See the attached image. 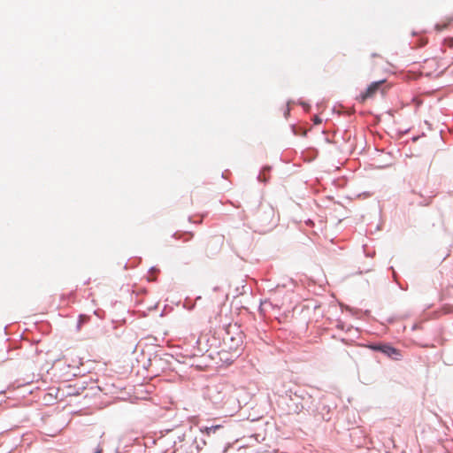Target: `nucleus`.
<instances>
[{"mask_svg": "<svg viewBox=\"0 0 453 453\" xmlns=\"http://www.w3.org/2000/svg\"><path fill=\"white\" fill-rule=\"evenodd\" d=\"M203 437L195 438L192 445L200 451L204 446L211 445L215 450L226 453L231 447L230 441H225L228 430L222 425L202 426L199 427Z\"/></svg>", "mask_w": 453, "mask_h": 453, "instance_id": "1", "label": "nucleus"}, {"mask_svg": "<svg viewBox=\"0 0 453 453\" xmlns=\"http://www.w3.org/2000/svg\"><path fill=\"white\" fill-rule=\"evenodd\" d=\"M281 397L287 404L289 413L299 414L304 411L311 415L315 411V399L301 387L296 385L290 387Z\"/></svg>", "mask_w": 453, "mask_h": 453, "instance_id": "2", "label": "nucleus"}, {"mask_svg": "<svg viewBox=\"0 0 453 453\" xmlns=\"http://www.w3.org/2000/svg\"><path fill=\"white\" fill-rule=\"evenodd\" d=\"M273 216L274 211L273 208L260 209L256 215L257 228L255 231L265 234L273 229L275 226Z\"/></svg>", "mask_w": 453, "mask_h": 453, "instance_id": "3", "label": "nucleus"}, {"mask_svg": "<svg viewBox=\"0 0 453 453\" xmlns=\"http://www.w3.org/2000/svg\"><path fill=\"white\" fill-rule=\"evenodd\" d=\"M335 407V404L329 401L328 396L323 395L318 403L314 402V411L311 416L318 419L329 421L331 419V411Z\"/></svg>", "mask_w": 453, "mask_h": 453, "instance_id": "4", "label": "nucleus"}, {"mask_svg": "<svg viewBox=\"0 0 453 453\" xmlns=\"http://www.w3.org/2000/svg\"><path fill=\"white\" fill-rule=\"evenodd\" d=\"M384 81H378L372 82L359 96H357V100L360 103H364L368 98L372 97L377 91L380 89L381 83Z\"/></svg>", "mask_w": 453, "mask_h": 453, "instance_id": "5", "label": "nucleus"}, {"mask_svg": "<svg viewBox=\"0 0 453 453\" xmlns=\"http://www.w3.org/2000/svg\"><path fill=\"white\" fill-rule=\"evenodd\" d=\"M173 356L169 353H156L153 358L155 365L162 369H170Z\"/></svg>", "mask_w": 453, "mask_h": 453, "instance_id": "6", "label": "nucleus"}, {"mask_svg": "<svg viewBox=\"0 0 453 453\" xmlns=\"http://www.w3.org/2000/svg\"><path fill=\"white\" fill-rule=\"evenodd\" d=\"M381 353L393 360H400L403 357L401 350L388 342L384 343Z\"/></svg>", "mask_w": 453, "mask_h": 453, "instance_id": "7", "label": "nucleus"}, {"mask_svg": "<svg viewBox=\"0 0 453 453\" xmlns=\"http://www.w3.org/2000/svg\"><path fill=\"white\" fill-rule=\"evenodd\" d=\"M272 170V166L265 165L262 166L259 173L257 176V180L259 182L266 183L269 180L270 172Z\"/></svg>", "mask_w": 453, "mask_h": 453, "instance_id": "8", "label": "nucleus"}, {"mask_svg": "<svg viewBox=\"0 0 453 453\" xmlns=\"http://www.w3.org/2000/svg\"><path fill=\"white\" fill-rule=\"evenodd\" d=\"M212 291L215 293H221L220 296H210L212 302L224 303L225 301L227 299V294L223 291L221 287L216 286L212 288Z\"/></svg>", "mask_w": 453, "mask_h": 453, "instance_id": "9", "label": "nucleus"}, {"mask_svg": "<svg viewBox=\"0 0 453 453\" xmlns=\"http://www.w3.org/2000/svg\"><path fill=\"white\" fill-rule=\"evenodd\" d=\"M384 343L385 342H372L369 344V348L373 351L381 353V349H383Z\"/></svg>", "mask_w": 453, "mask_h": 453, "instance_id": "10", "label": "nucleus"}, {"mask_svg": "<svg viewBox=\"0 0 453 453\" xmlns=\"http://www.w3.org/2000/svg\"><path fill=\"white\" fill-rule=\"evenodd\" d=\"M159 273V269L157 268L156 266H151L150 269H149V273L150 275L148 276L147 280L148 281H154L155 280V276L154 274H157Z\"/></svg>", "mask_w": 453, "mask_h": 453, "instance_id": "11", "label": "nucleus"}, {"mask_svg": "<svg viewBox=\"0 0 453 453\" xmlns=\"http://www.w3.org/2000/svg\"><path fill=\"white\" fill-rule=\"evenodd\" d=\"M212 391H217V393H218V395L215 396V398L213 399V402L215 403H220L223 400L222 394L219 391H218L216 388H210L209 389V394H210V397H211V398H212V395H211Z\"/></svg>", "mask_w": 453, "mask_h": 453, "instance_id": "12", "label": "nucleus"}, {"mask_svg": "<svg viewBox=\"0 0 453 453\" xmlns=\"http://www.w3.org/2000/svg\"><path fill=\"white\" fill-rule=\"evenodd\" d=\"M88 316L80 314L77 320V329L80 330L84 323L88 321Z\"/></svg>", "mask_w": 453, "mask_h": 453, "instance_id": "13", "label": "nucleus"}, {"mask_svg": "<svg viewBox=\"0 0 453 453\" xmlns=\"http://www.w3.org/2000/svg\"><path fill=\"white\" fill-rule=\"evenodd\" d=\"M183 306L187 310L192 311L195 308V303L189 297H186Z\"/></svg>", "mask_w": 453, "mask_h": 453, "instance_id": "14", "label": "nucleus"}, {"mask_svg": "<svg viewBox=\"0 0 453 453\" xmlns=\"http://www.w3.org/2000/svg\"><path fill=\"white\" fill-rule=\"evenodd\" d=\"M431 202H432V196H430L428 198H425V199L419 201L418 203V204L419 206H427V205H429L431 203Z\"/></svg>", "mask_w": 453, "mask_h": 453, "instance_id": "15", "label": "nucleus"}, {"mask_svg": "<svg viewBox=\"0 0 453 453\" xmlns=\"http://www.w3.org/2000/svg\"><path fill=\"white\" fill-rule=\"evenodd\" d=\"M290 104H294V101H291V100L288 101V103H287V106L288 107H287L286 111H284L285 118H288V116L289 115V112H290L289 105H290Z\"/></svg>", "mask_w": 453, "mask_h": 453, "instance_id": "16", "label": "nucleus"}, {"mask_svg": "<svg viewBox=\"0 0 453 453\" xmlns=\"http://www.w3.org/2000/svg\"><path fill=\"white\" fill-rule=\"evenodd\" d=\"M299 104L303 106L305 111H309L311 110V105L303 101H299Z\"/></svg>", "mask_w": 453, "mask_h": 453, "instance_id": "17", "label": "nucleus"}, {"mask_svg": "<svg viewBox=\"0 0 453 453\" xmlns=\"http://www.w3.org/2000/svg\"><path fill=\"white\" fill-rule=\"evenodd\" d=\"M293 132L295 134L306 135V131L299 130V132H297L294 127H293Z\"/></svg>", "mask_w": 453, "mask_h": 453, "instance_id": "18", "label": "nucleus"}, {"mask_svg": "<svg viewBox=\"0 0 453 453\" xmlns=\"http://www.w3.org/2000/svg\"><path fill=\"white\" fill-rule=\"evenodd\" d=\"M389 270H391L393 272V278H394V280L396 281V279H397V273L395 271L394 267L393 266H390L389 267Z\"/></svg>", "mask_w": 453, "mask_h": 453, "instance_id": "19", "label": "nucleus"}, {"mask_svg": "<svg viewBox=\"0 0 453 453\" xmlns=\"http://www.w3.org/2000/svg\"><path fill=\"white\" fill-rule=\"evenodd\" d=\"M313 121H314V124L318 125V124L321 123L322 119L319 116H315Z\"/></svg>", "mask_w": 453, "mask_h": 453, "instance_id": "20", "label": "nucleus"}, {"mask_svg": "<svg viewBox=\"0 0 453 453\" xmlns=\"http://www.w3.org/2000/svg\"><path fill=\"white\" fill-rule=\"evenodd\" d=\"M103 452H104L103 448L100 445H98L94 453H103Z\"/></svg>", "mask_w": 453, "mask_h": 453, "instance_id": "21", "label": "nucleus"}, {"mask_svg": "<svg viewBox=\"0 0 453 453\" xmlns=\"http://www.w3.org/2000/svg\"><path fill=\"white\" fill-rule=\"evenodd\" d=\"M426 40H425V39H421V40H420V42H419V43H418V46H419V47H422V46L426 45Z\"/></svg>", "mask_w": 453, "mask_h": 453, "instance_id": "22", "label": "nucleus"}, {"mask_svg": "<svg viewBox=\"0 0 453 453\" xmlns=\"http://www.w3.org/2000/svg\"><path fill=\"white\" fill-rule=\"evenodd\" d=\"M184 437H185V434H182V435H180V436H179V437H178V440H179L180 441H182L184 440Z\"/></svg>", "mask_w": 453, "mask_h": 453, "instance_id": "23", "label": "nucleus"}, {"mask_svg": "<svg viewBox=\"0 0 453 453\" xmlns=\"http://www.w3.org/2000/svg\"><path fill=\"white\" fill-rule=\"evenodd\" d=\"M435 28H436L437 30H439V31H441V30L442 29V27H441L439 24H436V25H435Z\"/></svg>", "mask_w": 453, "mask_h": 453, "instance_id": "24", "label": "nucleus"}, {"mask_svg": "<svg viewBox=\"0 0 453 453\" xmlns=\"http://www.w3.org/2000/svg\"><path fill=\"white\" fill-rule=\"evenodd\" d=\"M227 173V171H225L224 173H222V178H226V173Z\"/></svg>", "mask_w": 453, "mask_h": 453, "instance_id": "25", "label": "nucleus"}, {"mask_svg": "<svg viewBox=\"0 0 453 453\" xmlns=\"http://www.w3.org/2000/svg\"><path fill=\"white\" fill-rule=\"evenodd\" d=\"M326 142H328V143H330V142H331V140H330L329 138H327V137H326Z\"/></svg>", "mask_w": 453, "mask_h": 453, "instance_id": "26", "label": "nucleus"}, {"mask_svg": "<svg viewBox=\"0 0 453 453\" xmlns=\"http://www.w3.org/2000/svg\"><path fill=\"white\" fill-rule=\"evenodd\" d=\"M201 298H202V296H198L196 297V301L200 300Z\"/></svg>", "mask_w": 453, "mask_h": 453, "instance_id": "27", "label": "nucleus"}, {"mask_svg": "<svg viewBox=\"0 0 453 453\" xmlns=\"http://www.w3.org/2000/svg\"><path fill=\"white\" fill-rule=\"evenodd\" d=\"M177 234H178V233H174L173 237L177 238Z\"/></svg>", "mask_w": 453, "mask_h": 453, "instance_id": "28", "label": "nucleus"}, {"mask_svg": "<svg viewBox=\"0 0 453 453\" xmlns=\"http://www.w3.org/2000/svg\"><path fill=\"white\" fill-rule=\"evenodd\" d=\"M221 296V293H217V295L215 296Z\"/></svg>", "mask_w": 453, "mask_h": 453, "instance_id": "29", "label": "nucleus"}, {"mask_svg": "<svg viewBox=\"0 0 453 453\" xmlns=\"http://www.w3.org/2000/svg\"><path fill=\"white\" fill-rule=\"evenodd\" d=\"M376 56H377L376 53L372 54V57H373V58L376 57Z\"/></svg>", "mask_w": 453, "mask_h": 453, "instance_id": "30", "label": "nucleus"}]
</instances>
